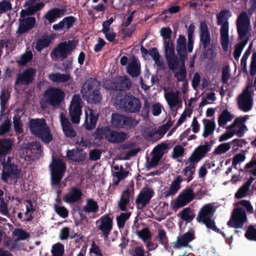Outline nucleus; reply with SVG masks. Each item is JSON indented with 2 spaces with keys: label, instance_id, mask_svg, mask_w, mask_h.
Segmentation results:
<instances>
[{
  "label": "nucleus",
  "instance_id": "nucleus-1",
  "mask_svg": "<svg viewBox=\"0 0 256 256\" xmlns=\"http://www.w3.org/2000/svg\"><path fill=\"white\" fill-rule=\"evenodd\" d=\"M1 180L6 184H8L9 180L13 181L16 184L20 178L21 169L14 163V158L10 156H8L6 160L4 158L1 162Z\"/></svg>",
  "mask_w": 256,
  "mask_h": 256
},
{
  "label": "nucleus",
  "instance_id": "nucleus-2",
  "mask_svg": "<svg viewBox=\"0 0 256 256\" xmlns=\"http://www.w3.org/2000/svg\"><path fill=\"white\" fill-rule=\"evenodd\" d=\"M29 126L32 134L45 144H49L52 140V136L44 119H32Z\"/></svg>",
  "mask_w": 256,
  "mask_h": 256
},
{
  "label": "nucleus",
  "instance_id": "nucleus-3",
  "mask_svg": "<svg viewBox=\"0 0 256 256\" xmlns=\"http://www.w3.org/2000/svg\"><path fill=\"white\" fill-rule=\"evenodd\" d=\"M114 104L124 112L130 113L138 112L142 106L140 100L130 94L116 95Z\"/></svg>",
  "mask_w": 256,
  "mask_h": 256
},
{
  "label": "nucleus",
  "instance_id": "nucleus-4",
  "mask_svg": "<svg viewBox=\"0 0 256 256\" xmlns=\"http://www.w3.org/2000/svg\"><path fill=\"white\" fill-rule=\"evenodd\" d=\"M232 16V13L229 10L224 9L216 15L217 24L220 25V29L221 45L224 51L228 49L229 42L228 28L229 24L228 19Z\"/></svg>",
  "mask_w": 256,
  "mask_h": 256
},
{
  "label": "nucleus",
  "instance_id": "nucleus-5",
  "mask_svg": "<svg viewBox=\"0 0 256 256\" xmlns=\"http://www.w3.org/2000/svg\"><path fill=\"white\" fill-rule=\"evenodd\" d=\"M214 212V206L208 204L200 209L196 219L198 222L204 224L207 228L216 232H220V230L217 228L214 220L212 218Z\"/></svg>",
  "mask_w": 256,
  "mask_h": 256
},
{
  "label": "nucleus",
  "instance_id": "nucleus-6",
  "mask_svg": "<svg viewBox=\"0 0 256 256\" xmlns=\"http://www.w3.org/2000/svg\"><path fill=\"white\" fill-rule=\"evenodd\" d=\"M52 162L50 165L52 186H60V181L66 170V164L60 158L52 157Z\"/></svg>",
  "mask_w": 256,
  "mask_h": 256
},
{
  "label": "nucleus",
  "instance_id": "nucleus-7",
  "mask_svg": "<svg viewBox=\"0 0 256 256\" xmlns=\"http://www.w3.org/2000/svg\"><path fill=\"white\" fill-rule=\"evenodd\" d=\"M164 45L165 58L168 68L172 70H178L180 60L178 56L175 54L173 40L164 41Z\"/></svg>",
  "mask_w": 256,
  "mask_h": 256
},
{
  "label": "nucleus",
  "instance_id": "nucleus-8",
  "mask_svg": "<svg viewBox=\"0 0 256 256\" xmlns=\"http://www.w3.org/2000/svg\"><path fill=\"white\" fill-rule=\"evenodd\" d=\"M64 96V92L58 88H50L44 92L46 102L53 107L60 106Z\"/></svg>",
  "mask_w": 256,
  "mask_h": 256
},
{
  "label": "nucleus",
  "instance_id": "nucleus-9",
  "mask_svg": "<svg viewBox=\"0 0 256 256\" xmlns=\"http://www.w3.org/2000/svg\"><path fill=\"white\" fill-rule=\"evenodd\" d=\"M105 86L108 90L122 92L129 90L132 87V82L127 76H120L108 81Z\"/></svg>",
  "mask_w": 256,
  "mask_h": 256
},
{
  "label": "nucleus",
  "instance_id": "nucleus-10",
  "mask_svg": "<svg viewBox=\"0 0 256 256\" xmlns=\"http://www.w3.org/2000/svg\"><path fill=\"white\" fill-rule=\"evenodd\" d=\"M247 221V217L245 210L242 208H235L232 211L230 220L227 224L229 227L235 228H241Z\"/></svg>",
  "mask_w": 256,
  "mask_h": 256
},
{
  "label": "nucleus",
  "instance_id": "nucleus-11",
  "mask_svg": "<svg viewBox=\"0 0 256 256\" xmlns=\"http://www.w3.org/2000/svg\"><path fill=\"white\" fill-rule=\"evenodd\" d=\"M236 24L238 38L242 40L246 37L250 30V18L246 12H242L239 14L236 20Z\"/></svg>",
  "mask_w": 256,
  "mask_h": 256
},
{
  "label": "nucleus",
  "instance_id": "nucleus-12",
  "mask_svg": "<svg viewBox=\"0 0 256 256\" xmlns=\"http://www.w3.org/2000/svg\"><path fill=\"white\" fill-rule=\"evenodd\" d=\"M82 100L79 94L73 95L69 108V115L74 124H78L82 114Z\"/></svg>",
  "mask_w": 256,
  "mask_h": 256
},
{
  "label": "nucleus",
  "instance_id": "nucleus-13",
  "mask_svg": "<svg viewBox=\"0 0 256 256\" xmlns=\"http://www.w3.org/2000/svg\"><path fill=\"white\" fill-rule=\"evenodd\" d=\"M76 44L74 40H68L67 42H60L55 48L52 53L56 58H60L62 60L66 59L68 56L71 54L72 51L76 48Z\"/></svg>",
  "mask_w": 256,
  "mask_h": 256
},
{
  "label": "nucleus",
  "instance_id": "nucleus-14",
  "mask_svg": "<svg viewBox=\"0 0 256 256\" xmlns=\"http://www.w3.org/2000/svg\"><path fill=\"white\" fill-rule=\"evenodd\" d=\"M173 122L170 119L157 130H144L145 136L150 140H158L161 138L172 126Z\"/></svg>",
  "mask_w": 256,
  "mask_h": 256
},
{
  "label": "nucleus",
  "instance_id": "nucleus-15",
  "mask_svg": "<svg viewBox=\"0 0 256 256\" xmlns=\"http://www.w3.org/2000/svg\"><path fill=\"white\" fill-rule=\"evenodd\" d=\"M99 224L98 226V230L102 232L104 238L107 239L112 229V218L109 214H105L96 220V224Z\"/></svg>",
  "mask_w": 256,
  "mask_h": 256
},
{
  "label": "nucleus",
  "instance_id": "nucleus-16",
  "mask_svg": "<svg viewBox=\"0 0 256 256\" xmlns=\"http://www.w3.org/2000/svg\"><path fill=\"white\" fill-rule=\"evenodd\" d=\"M211 150V146L208 142H204L203 145L198 146L192 152L188 160V162L198 163Z\"/></svg>",
  "mask_w": 256,
  "mask_h": 256
},
{
  "label": "nucleus",
  "instance_id": "nucleus-17",
  "mask_svg": "<svg viewBox=\"0 0 256 256\" xmlns=\"http://www.w3.org/2000/svg\"><path fill=\"white\" fill-rule=\"evenodd\" d=\"M36 70L32 68H29L24 70L22 73L18 74L15 81L16 85L28 86L32 83L34 80Z\"/></svg>",
  "mask_w": 256,
  "mask_h": 256
},
{
  "label": "nucleus",
  "instance_id": "nucleus-18",
  "mask_svg": "<svg viewBox=\"0 0 256 256\" xmlns=\"http://www.w3.org/2000/svg\"><path fill=\"white\" fill-rule=\"evenodd\" d=\"M239 108L243 112H247L252 109V98L250 92L247 88L240 96L238 100Z\"/></svg>",
  "mask_w": 256,
  "mask_h": 256
},
{
  "label": "nucleus",
  "instance_id": "nucleus-19",
  "mask_svg": "<svg viewBox=\"0 0 256 256\" xmlns=\"http://www.w3.org/2000/svg\"><path fill=\"white\" fill-rule=\"evenodd\" d=\"M194 198V194L191 187L187 188L178 195L176 205L178 208H182L189 204Z\"/></svg>",
  "mask_w": 256,
  "mask_h": 256
},
{
  "label": "nucleus",
  "instance_id": "nucleus-20",
  "mask_svg": "<svg viewBox=\"0 0 256 256\" xmlns=\"http://www.w3.org/2000/svg\"><path fill=\"white\" fill-rule=\"evenodd\" d=\"M99 114L92 109L88 108L85 110V120L84 126L88 130L94 129L98 119Z\"/></svg>",
  "mask_w": 256,
  "mask_h": 256
},
{
  "label": "nucleus",
  "instance_id": "nucleus-21",
  "mask_svg": "<svg viewBox=\"0 0 256 256\" xmlns=\"http://www.w3.org/2000/svg\"><path fill=\"white\" fill-rule=\"evenodd\" d=\"M36 23L34 16H28L26 18H20L19 26L16 31L18 34H22L32 30Z\"/></svg>",
  "mask_w": 256,
  "mask_h": 256
},
{
  "label": "nucleus",
  "instance_id": "nucleus-22",
  "mask_svg": "<svg viewBox=\"0 0 256 256\" xmlns=\"http://www.w3.org/2000/svg\"><path fill=\"white\" fill-rule=\"evenodd\" d=\"M154 194V190L149 188H146L140 192L136 200L138 206H141L142 208L145 207L149 204L150 201Z\"/></svg>",
  "mask_w": 256,
  "mask_h": 256
},
{
  "label": "nucleus",
  "instance_id": "nucleus-23",
  "mask_svg": "<svg viewBox=\"0 0 256 256\" xmlns=\"http://www.w3.org/2000/svg\"><path fill=\"white\" fill-rule=\"evenodd\" d=\"M106 139L108 140L112 144H118L124 142L127 139V134L126 133L122 132H118L117 131L112 130L108 128H106Z\"/></svg>",
  "mask_w": 256,
  "mask_h": 256
},
{
  "label": "nucleus",
  "instance_id": "nucleus-24",
  "mask_svg": "<svg viewBox=\"0 0 256 256\" xmlns=\"http://www.w3.org/2000/svg\"><path fill=\"white\" fill-rule=\"evenodd\" d=\"M182 180H183L180 176H176L172 182L169 188L162 192L161 197L166 198L171 196L174 195L180 188L181 182Z\"/></svg>",
  "mask_w": 256,
  "mask_h": 256
},
{
  "label": "nucleus",
  "instance_id": "nucleus-25",
  "mask_svg": "<svg viewBox=\"0 0 256 256\" xmlns=\"http://www.w3.org/2000/svg\"><path fill=\"white\" fill-rule=\"evenodd\" d=\"M82 193L80 188L72 187L68 194L64 196V200L68 204L76 203L81 200Z\"/></svg>",
  "mask_w": 256,
  "mask_h": 256
},
{
  "label": "nucleus",
  "instance_id": "nucleus-26",
  "mask_svg": "<svg viewBox=\"0 0 256 256\" xmlns=\"http://www.w3.org/2000/svg\"><path fill=\"white\" fill-rule=\"evenodd\" d=\"M60 121L62 126V130L67 138H73L76 136V132L73 128L68 119L66 117L65 114L62 112L60 114Z\"/></svg>",
  "mask_w": 256,
  "mask_h": 256
},
{
  "label": "nucleus",
  "instance_id": "nucleus-27",
  "mask_svg": "<svg viewBox=\"0 0 256 256\" xmlns=\"http://www.w3.org/2000/svg\"><path fill=\"white\" fill-rule=\"evenodd\" d=\"M100 88V83L96 78H90L86 80L80 90L83 98L90 94L95 89Z\"/></svg>",
  "mask_w": 256,
  "mask_h": 256
},
{
  "label": "nucleus",
  "instance_id": "nucleus-28",
  "mask_svg": "<svg viewBox=\"0 0 256 256\" xmlns=\"http://www.w3.org/2000/svg\"><path fill=\"white\" fill-rule=\"evenodd\" d=\"M66 157L75 162H84L87 156L86 152H84L82 149L76 148L66 152Z\"/></svg>",
  "mask_w": 256,
  "mask_h": 256
},
{
  "label": "nucleus",
  "instance_id": "nucleus-29",
  "mask_svg": "<svg viewBox=\"0 0 256 256\" xmlns=\"http://www.w3.org/2000/svg\"><path fill=\"white\" fill-rule=\"evenodd\" d=\"M186 39L183 35L180 34L176 40V50L179 60L187 58Z\"/></svg>",
  "mask_w": 256,
  "mask_h": 256
},
{
  "label": "nucleus",
  "instance_id": "nucleus-30",
  "mask_svg": "<svg viewBox=\"0 0 256 256\" xmlns=\"http://www.w3.org/2000/svg\"><path fill=\"white\" fill-rule=\"evenodd\" d=\"M194 235L192 232H187L180 237H178L177 240L172 242L174 248L176 249L181 247H186L190 242L194 239Z\"/></svg>",
  "mask_w": 256,
  "mask_h": 256
},
{
  "label": "nucleus",
  "instance_id": "nucleus-31",
  "mask_svg": "<svg viewBox=\"0 0 256 256\" xmlns=\"http://www.w3.org/2000/svg\"><path fill=\"white\" fill-rule=\"evenodd\" d=\"M127 73L132 78L138 77L140 74L141 66L139 60L134 57L126 66Z\"/></svg>",
  "mask_w": 256,
  "mask_h": 256
},
{
  "label": "nucleus",
  "instance_id": "nucleus-32",
  "mask_svg": "<svg viewBox=\"0 0 256 256\" xmlns=\"http://www.w3.org/2000/svg\"><path fill=\"white\" fill-rule=\"evenodd\" d=\"M76 20V18L73 16L65 17L58 24H54L52 28L56 31L59 30H64L67 31L70 28L72 27Z\"/></svg>",
  "mask_w": 256,
  "mask_h": 256
},
{
  "label": "nucleus",
  "instance_id": "nucleus-33",
  "mask_svg": "<svg viewBox=\"0 0 256 256\" xmlns=\"http://www.w3.org/2000/svg\"><path fill=\"white\" fill-rule=\"evenodd\" d=\"M66 13L65 8H54L50 10L44 15V18L48 20L49 23L54 22L57 18L64 15Z\"/></svg>",
  "mask_w": 256,
  "mask_h": 256
},
{
  "label": "nucleus",
  "instance_id": "nucleus-34",
  "mask_svg": "<svg viewBox=\"0 0 256 256\" xmlns=\"http://www.w3.org/2000/svg\"><path fill=\"white\" fill-rule=\"evenodd\" d=\"M42 148V145L39 142H28L26 144L24 150H28L34 156V158L38 159L41 156Z\"/></svg>",
  "mask_w": 256,
  "mask_h": 256
},
{
  "label": "nucleus",
  "instance_id": "nucleus-35",
  "mask_svg": "<svg viewBox=\"0 0 256 256\" xmlns=\"http://www.w3.org/2000/svg\"><path fill=\"white\" fill-rule=\"evenodd\" d=\"M165 98L169 106L171 108H174L177 105L181 104L182 100L179 98L178 92H170L165 94Z\"/></svg>",
  "mask_w": 256,
  "mask_h": 256
},
{
  "label": "nucleus",
  "instance_id": "nucleus-36",
  "mask_svg": "<svg viewBox=\"0 0 256 256\" xmlns=\"http://www.w3.org/2000/svg\"><path fill=\"white\" fill-rule=\"evenodd\" d=\"M49 80L57 83H64L68 82L70 78V74H60V72L52 73L48 75Z\"/></svg>",
  "mask_w": 256,
  "mask_h": 256
},
{
  "label": "nucleus",
  "instance_id": "nucleus-37",
  "mask_svg": "<svg viewBox=\"0 0 256 256\" xmlns=\"http://www.w3.org/2000/svg\"><path fill=\"white\" fill-rule=\"evenodd\" d=\"M189 162V165L186 166L182 170L184 176L186 177L184 180L188 183L194 178V174H195L196 164L194 162Z\"/></svg>",
  "mask_w": 256,
  "mask_h": 256
},
{
  "label": "nucleus",
  "instance_id": "nucleus-38",
  "mask_svg": "<svg viewBox=\"0 0 256 256\" xmlns=\"http://www.w3.org/2000/svg\"><path fill=\"white\" fill-rule=\"evenodd\" d=\"M203 123L204 124V130L202 136L204 138H206L208 136L213 134L216 128V124L214 120L207 119H204Z\"/></svg>",
  "mask_w": 256,
  "mask_h": 256
},
{
  "label": "nucleus",
  "instance_id": "nucleus-39",
  "mask_svg": "<svg viewBox=\"0 0 256 256\" xmlns=\"http://www.w3.org/2000/svg\"><path fill=\"white\" fill-rule=\"evenodd\" d=\"M98 202L93 198L86 200V204L82 207V211L86 213H96L98 210Z\"/></svg>",
  "mask_w": 256,
  "mask_h": 256
},
{
  "label": "nucleus",
  "instance_id": "nucleus-40",
  "mask_svg": "<svg viewBox=\"0 0 256 256\" xmlns=\"http://www.w3.org/2000/svg\"><path fill=\"white\" fill-rule=\"evenodd\" d=\"M84 98L86 99L88 102L92 104L100 103L102 98L100 88L95 89V90L90 93V94L85 96Z\"/></svg>",
  "mask_w": 256,
  "mask_h": 256
},
{
  "label": "nucleus",
  "instance_id": "nucleus-41",
  "mask_svg": "<svg viewBox=\"0 0 256 256\" xmlns=\"http://www.w3.org/2000/svg\"><path fill=\"white\" fill-rule=\"evenodd\" d=\"M10 92L8 88H4L0 94V111L4 112L6 109V105L10 96Z\"/></svg>",
  "mask_w": 256,
  "mask_h": 256
},
{
  "label": "nucleus",
  "instance_id": "nucleus-42",
  "mask_svg": "<svg viewBox=\"0 0 256 256\" xmlns=\"http://www.w3.org/2000/svg\"><path fill=\"white\" fill-rule=\"evenodd\" d=\"M234 116L231 114L228 110H224L220 115L218 119V124L220 126H224L228 122L231 121Z\"/></svg>",
  "mask_w": 256,
  "mask_h": 256
},
{
  "label": "nucleus",
  "instance_id": "nucleus-43",
  "mask_svg": "<svg viewBox=\"0 0 256 256\" xmlns=\"http://www.w3.org/2000/svg\"><path fill=\"white\" fill-rule=\"evenodd\" d=\"M12 147V142L10 139L0 140V156L8 154Z\"/></svg>",
  "mask_w": 256,
  "mask_h": 256
},
{
  "label": "nucleus",
  "instance_id": "nucleus-44",
  "mask_svg": "<svg viewBox=\"0 0 256 256\" xmlns=\"http://www.w3.org/2000/svg\"><path fill=\"white\" fill-rule=\"evenodd\" d=\"M186 60H180L179 61V66L178 68L180 70L174 74V76L180 82L184 81L186 78V70L185 66Z\"/></svg>",
  "mask_w": 256,
  "mask_h": 256
},
{
  "label": "nucleus",
  "instance_id": "nucleus-45",
  "mask_svg": "<svg viewBox=\"0 0 256 256\" xmlns=\"http://www.w3.org/2000/svg\"><path fill=\"white\" fill-rule=\"evenodd\" d=\"M168 146L165 142H162L156 146L152 151V154H154L161 158L164 154L167 152Z\"/></svg>",
  "mask_w": 256,
  "mask_h": 256
},
{
  "label": "nucleus",
  "instance_id": "nucleus-46",
  "mask_svg": "<svg viewBox=\"0 0 256 256\" xmlns=\"http://www.w3.org/2000/svg\"><path fill=\"white\" fill-rule=\"evenodd\" d=\"M125 115L113 113L111 117V122L116 128H122Z\"/></svg>",
  "mask_w": 256,
  "mask_h": 256
},
{
  "label": "nucleus",
  "instance_id": "nucleus-47",
  "mask_svg": "<svg viewBox=\"0 0 256 256\" xmlns=\"http://www.w3.org/2000/svg\"><path fill=\"white\" fill-rule=\"evenodd\" d=\"M32 58L33 54L32 51L26 50L24 53L20 56V59L16 60V62L18 65L24 66L30 62L32 60Z\"/></svg>",
  "mask_w": 256,
  "mask_h": 256
},
{
  "label": "nucleus",
  "instance_id": "nucleus-48",
  "mask_svg": "<svg viewBox=\"0 0 256 256\" xmlns=\"http://www.w3.org/2000/svg\"><path fill=\"white\" fill-rule=\"evenodd\" d=\"M157 238L159 242L168 250V240L166 231L163 229H158Z\"/></svg>",
  "mask_w": 256,
  "mask_h": 256
},
{
  "label": "nucleus",
  "instance_id": "nucleus-49",
  "mask_svg": "<svg viewBox=\"0 0 256 256\" xmlns=\"http://www.w3.org/2000/svg\"><path fill=\"white\" fill-rule=\"evenodd\" d=\"M138 123V121L135 118L125 116L122 128L130 130L136 127Z\"/></svg>",
  "mask_w": 256,
  "mask_h": 256
},
{
  "label": "nucleus",
  "instance_id": "nucleus-50",
  "mask_svg": "<svg viewBox=\"0 0 256 256\" xmlns=\"http://www.w3.org/2000/svg\"><path fill=\"white\" fill-rule=\"evenodd\" d=\"M50 42V40L48 38H39L36 42L35 48L37 51L41 52L44 48L48 47Z\"/></svg>",
  "mask_w": 256,
  "mask_h": 256
},
{
  "label": "nucleus",
  "instance_id": "nucleus-51",
  "mask_svg": "<svg viewBox=\"0 0 256 256\" xmlns=\"http://www.w3.org/2000/svg\"><path fill=\"white\" fill-rule=\"evenodd\" d=\"M248 42V39L244 40L242 42L238 43L235 46V48L234 52V57L236 60H238L244 48V46Z\"/></svg>",
  "mask_w": 256,
  "mask_h": 256
},
{
  "label": "nucleus",
  "instance_id": "nucleus-52",
  "mask_svg": "<svg viewBox=\"0 0 256 256\" xmlns=\"http://www.w3.org/2000/svg\"><path fill=\"white\" fill-rule=\"evenodd\" d=\"M51 252L52 256H62L64 252V246L58 242L52 246Z\"/></svg>",
  "mask_w": 256,
  "mask_h": 256
},
{
  "label": "nucleus",
  "instance_id": "nucleus-53",
  "mask_svg": "<svg viewBox=\"0 0 256 256\" xmlns=\"http://www.w3.org/2000/svg\"><path fill=\"white\" fill-rule=\"evenodd\" d=\"M200 44L202 48L206 50L210 44L211 38L210 33L200 34Z\"/></svg>",
  "mask_w": 256,
  "mask_h": 256
},
{
  "label": "nucleus",
  "instance_id": "nucleus-54",
  "mask_svg": "<svg viewBox=\"0 0 256 256\" xmlns=\"http://www.w3.org/2000/svg\"><path fill=\"white\" fill-rule=\"evenodd\" d=\"M180 218L185 221L192 220L194 218V214L191 211L190 208H186L180 212Z\"/></svg>",
  "mask_w": 256,
  "mask_h": 256
},
{
  "label": "nucleus",
  "instance_id": "nucleus-55",
  "mask_svg": "<svg viewBox=\"0 0 256 256\" xmlns=\"http://www.w3.org/2000/svg\"><path fill=\"white\" fill-rule=\"evenodd\" d=\"M130 212L122 213L116 218L117 225L118 228H122L124 226L126 222L129 218Z\"/></svg>",
  "mask_w": 256,
  "mask_h": 256
},
{
  "label": "nucleus",
  "instance_id": "nucleus-56",
  "mask_svg": "<svg viewBox=\"0 0 256 256\" xmlns=\"http://www.w3.org/2000/svg\"><path fill=\"white\" fill-rule=\"evenodd\" d=\"M13 123L16 132L18 134L22 133L23 132V128L21 123L20 116L18 114H15L13 117Z\"/></svg>",
  "mask_w": 256,
  "mask_h": 256
},
{
  "label": "nucleus",
  "instance_id": "nucleus-57",
  "mask_svg": "<svg viewBox=\"0 0 256 256\" xmlns=\"http://www.w3.org/2000/svg\"><path fill=\"white\" fill-rule=\"evenodd\" d=\"M54 208L55 212L60 217L66 218L68 216V210L64 206H60L59 204H54Z\"/></svg>",
  "mask_w": 256,
  "mask_h": 256
},
{
  "label": "nucleus",
  "instance_id": "nucleus-58",
  "mask_svg": "<svg viewBox=\"0 0 256 256\" xmlns=\"http://www.w3.org/2000/svg\"><path fill=\"white\" fill-rule=\"evenodd\" d=\"M230 148V144L228 142L220 144L215 148L213 154H221L223 153L226 152Z\"/></svg>",
  "mask_w": 256,
  "mask_h": 256
},
{
  "label": "nucleus",
  "instance_id": "nucleus-59",
  "mask_svg": "<svg viewBox=\"0 0 256 256\" xmlns=\"http://www.w3.org/2000/svg\"><path fill=\"white\" fill-rule=\"evenodd\" d=\"M106 128H108V126L96 128L93 134L94 139L101 140L103 139L104 136L106 138V134L108 132H105Z\"/></svg>",
  "mask_w": 256,
  "mask_h": 256
},
{
  "label": "nucleus",
  "instance_id": "nucleus-60",
  "mask_svg": "<svg viewBox=\"0 0 256 256\" xmlns=\"http://www.w3.org/2000/svg\"><path fill=\"white\" fill-rule=\"evenodd\" d=\"M247 119V116H245L242 118H236L234 122L230 126H228V129L232 130L234 128H236V127L240 126L242 124H244V122Z\"/></svg>",
  "mask_w": 256,
  "mask_h": 256
},
{
  "label": "nucleus",
  "instance_id": "nucleus-61",
  "mask_svg": "<svg viewBox=\"0 0 256 256\" xmlns=\"http://www.w3.org/2000/svg\"><path fill=\"white\" fill-rule=\"evenodd\" d=\"M128 174V172L124 170L122 166H120L119 172H115L114 176L118 178V180L116 182V184H118V182L126 178Z\"/></svg>",
  "mask_w": 256,
  "mask_h": 256
},
{
  "label": "nucleus",
  "instance_id": "nucleus-62",
  "mask_svg": "<svg viewBox=\"0 0 256 256\" xmlns=\"http://www.w3.org/2000/svg\"><path fill=\"white\" fill-rule=\"evenodd\" d=\"M138 234L144 241L148 240L151 238V234L148 228H144L138 232Z\"/></svg>",
  "mask_w": 256,
  "mask_h": 256
},
{
  "label": "nucleus",
  "instance_id": "nucleus-63",
  "mask_svg": "<svg viewBox=\"0 0 256 256\" xmlns=\"http://www.w3.org/2000/svg\"><path fill=\"white\" fill-rule=\"evenodd\" d=\"M134 195V192L133 189L130 190L127 188L122 192L120 198L130 202V200L133 199Z\"/></svg>",
  "mask_w": 256,
  "mask_h": 256
},
{
  "label": "nucleus",
  "instance_id": "nucleus-64",
  "mask_svg": "<svg viewBox=\"0 0 256 256\" xmlns=\"http://www.w3.org/2000/svg\"><path fill=\"white\" fill-rule=\"evenodd\" d=\"M245 236L250 240L256 241V229L252 226H249Z\"/></svg>",
  "mask_w": 256,
  "mask_h": 256
}]
</instances>
